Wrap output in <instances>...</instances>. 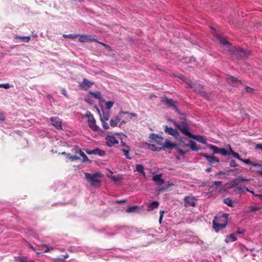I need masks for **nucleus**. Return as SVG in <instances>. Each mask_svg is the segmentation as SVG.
<instances>
[{
	"label": "nucleus",
	"mask_w": 262,
	"mask_h": 262,
	"mask_svg": "<svg viewBox=\"0 0 262 262\" xmlns=\"http://www.w3.org/2000/svg\"><path fill=\"white\" fill-rule=\"evenodd\" d=\"M184 202L186 205L191 206L194 207L195 206V202L194 201L193 198H192L190 196H186L184 198Z\"/></svg>",
	"instance_id": "nucleus-20"
},
{
	"label": "nucleus",
	"mask_w": 262,
	"mask_h": 262,
	"mask_svg": "<svg viewBox=\"0 0 262 262\" xmlns=\"http://www.w3.org/2000/svg\"><path fill=\"white\" fill-rule=\"evenodd\" d=\"M118 123V122L114 118H112L110 120V125L112 127L116 126Z\"/></svg>",
	"instance_id": "nucleus-46"
},
{
	"label": "nucleus",
	"mask_w": 262,
	"mask_h": 262,
	"mask_svg": "<svg viewBox=\"0 0 262 262\" xmlns=\"http://www.w3.org/2000/svg\"><path fill=\"white\" fill-rule=\"evenodd\" d=\"M194 92L198 93L200 94L201 96L207 99V100H211V95L203 90V86H202V88L201 87L198 88V89H195Z\"/></svg>",
	"instance_id": "nucleus-13"
},
{
	"label": "nucleus",
	"mask_w": 262,
	"mask_h": 262,
	"mask_svg": "<svg viewBox=\"0 0 262 262\" xmlns=\"http://www.w3.org/2000/svg\"><path fill=\"white\" fill-rule=\"evenodd\" d=\"M207 147L212 150L214 154H219L220 148L212 144H208Z\"/></svg>",
	"instance_id": "nucleus-30"
},
{
	"label": "nucleus",
	"mask_w": 262,
	"mask_h": 262,
	"mask_svg": "<svg viewBox=\"0 0 262 262\" xmlns=\"http://www.w3.org/2000/svg\"><path fill=\"white\" fill-rule=\"evenodd\" d=\"M235 180H237V181H241V182H249V179L245 178L244 177L239 176L237 178L235 179Z\"/></svg>",
	"instance_id": "nucleus-45"
},
{
	"label": "nucleus",
	"mask_w": 262,
	"mask_h": 262,
	"mask_svg": "<svg viewBox=\"0 0 262 262\" xmlns=\"http://www.w3.org/2000/svg\"><path fill=\"white\" fill-rule=\"evenodd\" d=\"M79 36V34H63L62 37L64 38H70L72 39H74L77 38Z\"/></svg>",
	"instance_id": "nucleus-34"
},
{
	"label": "nucleus",
	"mask_w": 262,
	"mask_h": 262,
	"mask_svg": "<svg viewBox=\"0 0 262 262\" xmlns=\"http://www.w3.org/2000/svg\"><path fill=\"white\" fill-rule=\"evenodd\" d=\"M149 146H150L151 148V150L154 151H161L163 150L162 146L161 147H158L155 144H150Z\"/></svg>",
	"instance_id": "nucleus-40"
},
{
	"label": "nucleus",
	"mask_w": 262,
	"mask_h": 262,
	"mask_svg": "<svg viewBox=\"0 0 262 262\" xmlns=\"http://www.w3.org/2000/svg\"><path fill=\"white\" fill-rule=\"evenodd\" d=\"M67 158H68L69 159H70L71 161H74L75 160L79 159V157L75 156V155H74V156L71 155L70 154H67Z\"/></svg>",
	"instance_id": "nucleus-41"
},
{
	"label": "nucleus",
	"mask_w": 262,
	"mask_h": 262,
	"mask_svg": "<svg viewBox=\"0 0 262 262\" xmlns=\"http://www.w3.org/2000/svg\"><path fill=\"white\" fill-rule=\"evenodd\" d=\"M201 156L206 158L207 161L210 163H213L214 162H220V160L214 156H209L205 153H202L201 154Z\"/></svg>",
	"instance_id": "nucleus-17"
},
{
	"label": "nucleus",
	"mask_w": 262,
	"mask_h": 262,
	"mask_svg": "<svg viewBox=\"0 0 262 262\" xmlns=\"http://www.w3.org/2000/svg\"><path fill=\"white\" fill-rule=\"evenodd\" d=\"M52 125L58 129H62L61 120L56 117H53L50 119Z\"/></svg>",
	"instance_id": "nucleus-15"
},
{
	"label": "nucleus",
	"mask_w": 262,
	"mask_h": 262,
	"mask_svg": "<svg viewBox=\"0 0 262 262\" xmlns=\"http://www.w3.org/2000/svg\"><path fill=\"white\" fill-rule=\"evenodd\" d=\"M219 154L224 156L227 155L230 156L231 155L230 149L229 150H226L224 148H220Z\"/></svg>",
	"instance_id": "nucleus-35"
},
{
	"label": "nucleus",
	"mask_w": 262,
	"mask_h": 262,
	"mask_svg": "<svg viewBox=\"0 0 262 262\" xmlns=\"http://www.w3.org/2000/svg\"><path fill=\"white\" fill-rule=\"evenodd\" d=\"M114 105V102L108 101L105 103L106 108L107 110H110Z\"/></svg>",
	"instance_id": "nucleus-44"
},
{
	"label": "nucleus",
	"mask_w": 262,
	"mask_h": 262,
	"mask_svg": "<svg viewBox=\"0 0 262 262\" xmlns=\"http://www.w3.org/2000/svg\"><path fill=\"white\" fill-rule=\"evenodd\" d=\"M94 83L89 81L86 78H84L82 80V81L81 83L79 84V86L81 89L84 90H88L89 88H90L93 85Z\"/></svg>",
	"instance_id": "nucleus-10"
},
{
	"label": "nucleus",
	"mask_w": 262,
	"mask_h": 262,
	"mask_svg": "<svg viewBox=\"0 0 262 262\" xmlns=\"http://www.w3.org/2000/svg\"><path fill=\"white\" fill-rule=\"evenodd\" d=\"M85 152H86V154H88L89 155H94V149H93V150L86 149L85 150Z\"/></svg>",
	"instance_id": "nucleus-58"
},
{
	"label": "nucleus",
	"mask_w": 262,
	"mask_h": 262,
	"mask_svg": "<svg viewBox=\"0 0 262 262\" xmlns=\"http://www.w3.org/2000/svg\"><path fill=\"white\" fill-rule=\"evenodd\" d=\"M102 174L100 172H96L95 173H84L85 178L90 182L93 186H99Z\"/></svg>",
	"instance_id": "nucleus-3"
},
{
	"label": "nucleus",
	"mask_w": 262,
	"mask_h": 262,
	"mask_svg": "<svg viewBox=\"0 0 262 262\" xmlns=\"http://www.w3.org/2000/svg\"><path fill=\"white\" fill-rule=\"evenodd\" d=\"M164 131L165 133L173 136L176 138H178L179 136V133L177 129H174L171 127H168L167 125L165 126Z\"/></svg>",
	"instance_id": "nucleus-12"
},
{
	"label": "nucleus",
	"mask_w": 262,
	"mask_h": 262,
	"mask_svg": "<svg viewBox=\"0 0 262 262\" xmlns=\"http://www.w3.org/2000/svg\"><path fill=\"white\" fill-rule=\"evenodd\" d=\"M260 209V208L259 207L252 206L250 207V210L251 211H255L256 210H258Z\"/></svg>",
	"instance_id": "nucleus-56"
},
{
	"label": "nucleus",
	"mask_w": 262,
	"mask_h": 262,
	"mask_svg": "<svg viewBox=\"0 0 262 262\" xmlns=\"http://www.w3.org/2000/svg\"><path fill=\"white\" fill-rule=\"evenodd\" d=\"M217 39L220 41V42L225 46H230L231 45V43L227 41L226 38H223L220 36L217 37Z\"/></svg>",
	"instance_id": "nucleus-26"
},
{
	"label": "nucleus",
	"mask_w": 262,
	"mask_h": 262,
	"mask_svg": "<svg viewBox=\"0 0 262 262\" xmlns=\"http://www.w3.org/2000/svg\"><path fill=\"white\" fill-rule=\"evenodd\" d=\"M27 258L25 256H16L14 257V261L15 262H35L34 260L27 261Z\"/></svg>",
	"instance_id": "nucleus-27"
},
{
	"label": "nucleus",
	"mask_w": 262,
	"mask_h": 262,
	"mask_svg": "<svg viewBox=\"0 0 262 262\" xmlns=\"http://www.w3.org/2000/svg\"><path fill=\"white\" fill-rule=\"evenodd\" d=\"M101 121L102 122V125L105 129H107L109 128L110 126L108 124V123L106 122V121L101 120Z\"/></svg>",
	"instance_id": "nucleus-47"
},
{
	"label": "nucleus",
	"mask_w": 262,
	"mask_h": 262,
	"mask_svg": "<svg viewBox=\"0 0 262 262\" xmlns=\"http://www.w3.org/2000/svg\"><path fill=\"white\" fill-rule=\"evenodd\" d=\"M89 93L90 95L93 96L95 98L98 99L99 101H100L102 99L101 94L99 91H97L95 92L90 91Z\"/></svg>",
	"instance_id": "nucleus-29"
},
{
	"label": "nucleus",
	"mask_w": 262,
	"mask_h": 262,
	"mask_svg": "<svg viewBox=\"0 0 262 262\" xmlns=\"http://www.w3.org/2000/svg\"><path fill=\"white\" fill-rule=\"evenodd\" d=\"M129 115L130 116V118H132V117H137V115L136 113H129Z\"/></svg>",
	"instance_id": "nucleus-61"
},
{
	"label": "nucleus",
	"mask_w": 262,
	"mask_h": 262,
	"mask_svg": "<svg viewBox=\"0 0 262 262\" xmlns=\"http://www.w3.org/2000/svg\"><path fill=\"white\" fill-rule=\"evenodd\" d=\"M118 122H119L121 120V118L119 117V115L116 116L114 118Z\"/></svg>",
	"instance_id": "nucleus-64"
},
{
	"label": "nucleus",
	"mask_w": 262,
	"mask_h": 262,
	"mask_svg": "<svg viewBox=\"0 0 262 262\" xmlns=\"http://www.w3.org/2000/svg\"><path fill=\"white\" fill-rule=\"evenodd\" d=\"M126 201H127V200L126 199H124V200H120V201H117L116 203H118V204H121V203H125V202H126Z\"/></svg>",
	"instance_id": "nucleus-62"
},
{
	"label": "nucleus",
	"mask_w": 262,
	"mask_h": 262,
	"mask_svg": "<svg viewBox=\"0 0 262 262\" xmlns=\"http://www.w3.org/2000/svg\"><path fill=\"white\" fill-rule=\"evenodd\" d=\"M228 188L233 189L236 194H241L244 192L245 187L243 188L237 183V180L234 179L231 181Z\"/></svg>",
	"instance_id": "nucleus-6"
},
{
	"label": "nucleus",
	"mask_w": 262,
	"mask_h": 262,
	"mask_svg": "<svg viewBox=\"0 0 262 262\" xmlns=\"http://www.w3.org/2000/svg\"><path fill=\"white\" fill-rule=\"evenodd\" d=\"M186 83L189 85L191 88L193 89V91H194L195 89H198V88H202V85L200 84H195L193 83L191 81L186 82Z\"/></svg>",
	"instance_id": "nucleus-31"
},
{
	"label": "nucleus",
	"mask_w": 262,
	"mask_h": 262,
	"mask_svg": "<svg viewBox=\"0 0 262 262\" xmlns=\"http://www.w3.org/2000/svg\"><path fill=\"white\" fill-rule=\"evenodd\" d=\"M94 155H98L100 157H104L106 155V153L105 151L99 148H96L94 149Z\"/></svg>",
	"instance_id": "nucleus-32"
},
{
	"label": "nucleus",
	"mask_w": 262,
	"mask_h": 262,
	"mask_svg": "<svg viewBox=\"0 0 262 262\" xmlns=\"http://www.w3.org/2000/svg\"><path fill=\"white\" fill-rule=\"evenodd\" d=\"M161 102L168 108L173 109L177 113L180 114V111L178 108L177 103L171 99H168L166 97H163Z\"/></svg>",
	"instance_id": "nucleus-4"
},
{
	"label": "nucleus",
	"mask_w": 262,
	"mask_h": 262,
	"mask_svg": "<svg viewBox=\"0 0 262 262\" xmlns=\"http://www.w3.org/2000/svg\"><path fill=\"white\" fill-rule=\"evenodd\" d=\"M173 184L171 181H168L167 184L165 186H163L159 187L157 190L156 192H158V193H160V192H163L165 191H166L169 187L173 186Z\"/></svg>",
	"instance_id": "nucleus-21"
},
{
	"label": "nucleus",
	"mask_w": 262,
	"mask_h": 262,
	"mask_svg": "<svg viewBox=\"0 0 262 262\" xmlns=\"http://www.w3.org/2000/svg\"><path fill=\"white\" fill-rule=\"evenodd\" d=\"M191 138L203 144H206V139L202 136L192 134Z\"/></svg>",
	"instance_id": "nucleus-22"
},
{
	"label": "nucleus",
	"mask_w": 262,
	"mask_h": 262,
	"mask_svg": "<svg viewBox=\"0 0 262 262\" xmlns=\"http://www.w3.org/2000/svg\"><path fill=\"white\" fill-rule=\"evenodd\" d=\"M114 229L115 230H118V231L121 230L126 231L128 229L127 228H126L125 227H119L118 226H116L114 227Z\"/></svg>",
	"instance_id": "nucleus-49"
},
{
	"label": "nucleus",
	"mask_w": 262,
	"mask_h": 262,
	"mask_svg": "<svg viewBox=\"0 0 262 262\" xmlns=\"http://www.w3.org/2000/svg\"><path fill=\"white\" fill-rule=\"evenodd\" d=\"M246 231V229H243V228H238L236 233L235 234H242L245 233Z\"/></svg>",
	"instance_id": "nucleus-48"
},
{
	"label": "nucleus",
	"mask_w": 262,
	"mask_h": 262,
	"mask_svg": "<svg viewBox=\"0 0 262 262\" xmlns=\"http://www.w3.org/2000/svg\"><path fill=\"white\" fill-rule=\"evenodd\" d=\"M245 191H248V192H249L250 193H251L252 195H253L254 196H255V195H256L257 194H255L254 191H253V190H250L249 188H247V187H245Z\"/></svg>",
	"instance_id": "nucleus-57"
},
{
	"label": "nucleus",
	"mask_w": 262,
	"mask_h": 262,
	"mask_svg": "<svg viewBox=\"0 0 262 262\" xmlns=\"http://www.w3.org/2000/svg\"><path fill=\"white\" fill-rule=\"evenodd\" d=\"M84 100L86 102L91 105L93 104L94 103V100L90 98H85Z\"/></svg>",
	"instance_id": "nucleus-53"
},
{
	"label": "nucleus",
	"mask_w": 262,
	"mask_h": 262,
	"mask_svg": "<svg viewBox=\"0 0 262 262\" xmlns=\"http://www.w3.org/2000/svg\"><path fill=\"white\" fill-rule=\"evenodd\" d=\"M138 208L139 207L137 206H130L127 208L126 211L127 213L134 212H135Z\"/></svg>",
	"instance_id": "nucleus-38"
},
{
	"label": "nucleus",
	"mask_w": 262,
	"mask_h": 262,
	"mask_svg": "<svg viewBox=\"0 0 262 262\" xmlns=\"http://www.w3.org/2000/svg\"><path fill=\"white\" fill-rule=\"evenodd\" d=\"M231 80L233 82H239L240 83H242V81L241 80H238L236 77L231 76Z\"/></svg>",
	"instance_id": "nucleus-51"
},
{
	"label": "nucleus",
	"mask_w": 262,
	"mask_h": 262,
	"mask_svg": "<svg viewBox=\"0 0 262 262\" xmlns=\"http://www.w3.org/2000/svg\"><path fill=\"white\" fill-rule=\"evenodd\" d=\"M105 140L106 145L110 147H111L113 146L114 145L118 143V141L114 136H106V137H105Z\"/></svg>",
	"instance_id": "nucleus-8"
},
{
	"label": "nucleus",
	"mask_w": 262,
	"mask_h": 262,
	"mask_svg": "<svg viewBox=\"0 0 262 262\" xmlns=\"http://www.w3.org/2000/svg\"><path fill=\"white\" fill-rule=\"evenodd\" d=\"M109 117H110V114L108 112H103V117H102L101 116H100V120L107 121L109 119Z\"/></svg>",
	"instance_id": "nucleus-39"
},
{
	"label": "nucleus",
	"mask_w": 262,
	"mask_h": 262,
	"mask_svg": "<svg viewBox=\"0 0 262 262\" xmlns=\"http://www.w3.org/2000/svg\"><path fill=\"white\" fill-rule=\"evenodd\" d=\"M78 37L81 42L97 41V39L91 38L88 35H79Z\"/></svg>",
	"instance_id": "nucleus-16"
},
{
	"label": "nucleus",
	"mask_w": 262,
	"mask_h": 262,
	"mask_svg": "<svg viewBox=\"0 0 262 262\" xmlns=\"http://www.w3.org/2000/svg\"><path fill=\"white\" fill-rule=\"evenodd\" d=\"M175 125L181 133L191 138L193 134L190 132L189 127L186 123L181 122L180 123H176Z\"/></svg>",
	"instance_id": "nucleus-5"
},
{
	"label": "nucleus",
	"mask_w": 262,
	"mask_h": 262,
	"mask_svg": "<svg viewBox=\"0 0 262 262\" xmlns=\"http://www.w3.org/2000/svg\"><path fill=\"white\" fill-rule=\"evenodd\" d=\"M179 145L181 146L182 147V145H184V144H187L186 142L188 141L189 140L187 138L184 137H181L179 139Z\"/></svg>",
	"instance_id": "nucleus-37"
},
{
	"label": "nucleus",
	"mask_w": 262,
	"mask_h": 262,
	"mask_svg": "<svg viewBox=\"0 0 262 262\" xmlns=\"http://www.w3.org/2000/svg\"><path fill=\"white\" fill-rule=\"evenodd\" d=\"M150 138L155 141V142L159 145H161L162 146L163 145L164 143V138L161 136L155 134L154 133H151L150 134Z\"/></svg>",
	"instance_id": "nucleus-9"
},
{
	"label": "nucleus",
	"mask_w": 262,
	"mask_h": 262,
	"mask_svg": "<svg viewBox=\"0 0 262 262\" xmlns=\"http://www.w3.org/2000/svg\"><path fill=\"white\" fill-rule=\"evenodd\" d=\"M162 173H160L154 175L152 178V181L155 182L156 185L159 186L162 185L165 183V181L162 179Z\"/></svg>",
	"instance_id": "nucleus-14"
},
{
	"label": "nucleus",
	"mask_w": 262,
	"mask_h": 262,
	"mask_svg": "<svg viewBox=\"0 0 262 262\" xmlns=\"http://www.w3.org/2000/svg\"><path fill=\"white\" fill-rule=\"evenodd\" d=\"M121 150L124 153V155L126 159H131V157L129 155V149H122Z\"/></svg>",
	"instance_id": "nucleus-43"
},
{
	"label": "nucleus",
	"mask_w": 262,
	"mask_h": 262,
	"mask_svg": "<svg viewBox=\"0 0 262 262\" xmlns=\"http://www.w3.org/2000/svg\"><path fill=\"white\" fill-rule=\"evenodd\" d=\"M240 161L246 164L250 165L254 167H260L261 166L260 164L254 163L252 161H251L249 159H243L242 158Z\"/></svg>",
	"instance_id": "nucleus-23"
},
{
	"label": "nucleus",
	"mask_w": 262,
	"mask_h": 262,
	"mask_svg": "<svg viewBox=\"0 0 262 262\" xmlns=\"http://www.w3.org/2000/svg\"><path fill=\"white\" fill-rule=\"evenodd\" d=\"M0 88H3L6 89L10 88V84L9 83L0 84Z\"/></svg>",
	"instance_id": "nucleus-52"
},
{
	"label": "nucleus",
	"mask_w": 262,
	"mask_h": 262,
	"mask_svg": "<svg viewBox=\"0 0 262 262\" xmlns=\"http://www.w3.org/2000/svg\"><path fill=\"white\" fill-rule=\"evenodd\" d=\"M85 116L88 118L89 127L94 131H98L99 127L96 125L95 120L91 113L90 111H87Z\"/></svg>",
	"instance_id": "nucleus-7"
},
{
	"label": "nucleus",
	"mask_w": 262,
	"mask_h": 262,
	"mask_svg": "<svg viewBox=\"0 0 262 262\" xmlns=\"http://www.w3.org/2000/svg\"><path fill=\"white\" fill-rule=\"evenodd\" d=\"M189 147L192 151H198L200 149V147L196 145V143L191 140L188 141V144L182 145V147Z\"/></svg>",
	"instance_id": "nucleus-11"
},
{
	"label": "nucleus",
	"mask_w": 262,
	"mask_h": 262,
	"mask_svg": "<svg viewBox=\"0 0 262 262\" xmlns=\"http://www.w3.org/2000/svg\"><path fill=\"white\" fill-rule=\"evenodd\" d=\"M144 166L143 165L139 164H137L136 166V170L141 173L143 176H145L146 174L145 171H144Z\"/></svg>",
	"instance_id": "nucleus-28"
},
{
	"label": "nucleus",
	"mask_w": 262,
	"mask_h": 262,
	"mask_svg": "<svg viewBox=\"0 0 262 262\" xmlns=\"http://www.w3.org/2000/svg\"><path fill=\"white\" fill-rule=\"evenodd\" d=\"M228 214L224 213L219 216H215L213 220V228L216 232L223 229L227 226Z\"/></svg>",
	"instance_id": "nucleus-1"
},
{
	"label": "nucleus",
	"mask_w": 262,
	"mask_h": 262,
	"mask_svg": "<svg viewBox=\"0 0 262 262\" xmlns=\"http://www.w3.org/2000/svg\"><path fill=\"white\" fill-rule=\"evenodd\" d=\"M159 205V203L158 201H153L147 205V210L148 211H152L155 208H157Z\"/></svg>",
	"instance_id": "nucleus-24"
},
{
	"label": "nucleus",
	"mask_w": 262,
	"mask_h": 262,
	"mask_svg": "<svg viewBox=\"0 0 262 262\" xmlns=\"http://www.w3.org/2000/svg\"><path fill=\"white\" fill-rule=\"evenodd\" d=\"M75 152L78 153L81 157H82V161L83 162H89L90 163H91L92 161L89 160L88 157L85 155V154L78 147H76L75 148Z\"/></svg>",
	"instance_id": "nucleus-19"
},
{
	"label": "nucleus",
	"mask_w": 262,
	"mask_h": 262,
	"mask_svg": "<svg viewBox=\"0 0 262 262\" xmlns=\"http://www.w3.org/2000/svg\"><path fill=\"white\" fill-rule=\"evenodd\" d=\"M102 46L103 47H104L105 48H106L107 49L108 51H112L111 47L110 46H109L108 45L105 44V43H104L103 44H102Z\"/></svg>",
	"instance_id": "nucleus-59"
},
{
	"label": "nucleus",
	"mask_w": 262,
	"mask_h": 262,
	"mask_svg": "<svg viewBox=\"0 0 262 262\" xmlns=\"http://www.w3.org/2000/svg\"><path fill=\"white\" fill-rule=\"evenodd\" d=\"M16 38L25 42H28L30 40V37L29 36H16Z\"/></svg>",
	"instance_id": "nucleus-36"
},
{
	"label": "nucleus",
	"mask_w": 262,
	"mask_h": 262,
	"mask_svg": "<svg viewBox=\"0 0 262 262\" xmlns=\"http://www.w3.org/2000/svg\"><path fill=\"white\" fill-rule=\"evenodd\" d=\"M224 203L229 207H234V201H232L230 198H228L224 200Z\"/></svg>",
	"instance_id": "nucleus-33"
},
{
	"label": "nucleus",
	"mask_w": 262,
	"mask_h": 262,
	"mask_svg": "<svg viewBox=\"0 0 262 262\" xmlns=\"http://www.w3.org/2000/svg\"><path fill=\"white\" fill-rule=\"evenodd\" d=\"M230 54L234 55L236 59L239 60L247 58L251 55V52L248 50H244L241 48L233 47L228 50Z\"/></svg>",
	"instance_id": "nucleus-2"
},
{
	"label": "nucleus",
	"mask_w": 262,
	"mask_h": 262,
	"mask_svg": "<svg viewBox=\"0 0 262 262\" xmlns=\"http://www.w3.org/2000/svg\"><path fill=\"white\" fill-rule=\"evenodd\" d=\"M28 246L30 247L31 249H32L33 251H36V248L35 247H33L30 243L28 242Z\"/></svg>",
	"instance_id": "nucleus-60"
},
{
	"label": "nucleus",
	"mask_w": 262,
	"mask_h": 262,
	"mask_svg": "<svg viewBox=\"0 0 262 262\" xmlns=\"http://www.w3.org/2000/svg\"><path fill=\"white\" fill-rule=\"evenodd\" d=\"M177 147V144L173 143L170 141L169 140L166 139L165 140L164 143L162 146L163 150H166V149H171L173 148Z\"/></svg>",
	"instance_id": "nucleus-18"
},
{
	"label": "nucleus",
	"mask_w": 262,
	"mask_h": 262,
	"mask_svg": "<svg viewBox=\"0 0 262 262\" xmlns=\"http://www.w3.org/2000/svg\"><path fill=\"white\" fill-rule=\"evenodd\" d=\"M237 240V237L236 236V234L232 233L230 234L229 235H227L225 238V242L227 243L234 242Z\"/></svg>",
	"instance_id": "nucleus-25"
},
{
	"label": "nucleus",
	"mask_w": 262,
	"mask_h": 262,
	"mask_svg": "<svg viewBox=\"0 0 262 262\" xmlns=\"http://www.w3.org/2000/svg\"><path fill=\"white\" fill-rule=\"evenodd\" d=\"M213 185L216 186H221L222 185V181H214Z\"/></svg>",
	"instance_id": "nucleus-54"
},
{
	"label": "nucleus",
	"mask_w": 262,
	"mask_h": 262,
	"mask_svg": "<svg viewBox=\"0 0 262 262\" xmlns=\"http://www.w3.org/2000/svg\"><path fill=\"white\" fill-rule=\"evenodd\" d=\"M179 154H180L182 156H184L186 154V151H184V150H183L182 149H180L179 150V152H178Z\"/></svg>",
	"instance_id": "nucleus-63"
},
{
	"label": "nucleus",
	"mask_w": 262,
	"mask_h": 262,
	"mask_svg": "<svg viewBox=\"0 0 262 262\" xmlns=\"http://www.w3.org/2000/svg\"><path fill=\"white\" fill-rule=\"evenodd\" d=\"M245 90H246V91L247 92V93H252V92L254 91V89L251 88V87L250 86H246L245 88Z\"/></svg>",
	"instance_id": "nucleus-55"
},
{
	"label": "nucleus",
	"mask_w": 262,
	"mask_h": 262,
	"mask_svg": "<svg viewBox=\"0 0 262 262\" xmlns=\"http://www.w3.org/2000/svg\"><path fill=\"white\" fill-rule=\"evenodd\" d=\"M230 153L231 155H232L235 158L239 160V161L241 160L242 158H241L237 152L233 151L231 148H230Z\"/></svg>",
	"instance_id": "nucleus-42"
},
{
	"label": "nucleus",
	"mask_w": 262,
	"mask_h": 262,
	"mask_svg": "<svg viewBox=\"0 0 262 262\" xmlns=\"http://www.w3.org/2000/svg\"><path fill=\"white\" fill-rule=\"evenodd\" d=\"M230 166L231 167H236L238 165L236 163L234 160H231L230 162Z\"/></svg>",
	"instance_id": "nucleus-50"
}]
</instances>
